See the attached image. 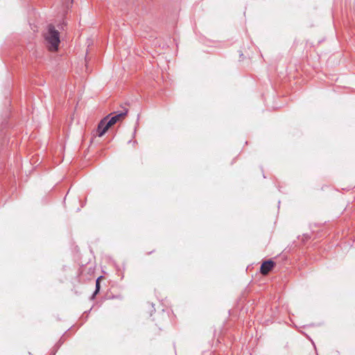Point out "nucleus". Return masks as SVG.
<instances>
[{
	"label": "nucleus",
	"mask_w": 355,
	"mask_h": 355,
	"mask_svg": "<svg viewBox=\"0 0 355 355\" xmlns=\"http://www.w3.org/2000/svg\"><path fill=\"white\" fill-rule=\"evenodd\" d=\"M43 36L48 50L53 52L57 51L60 43V33L55 30L54 26L52 24L48 25Z\"/></svg>",
	"instance_id": "f257e3e1"
},
{
	"label": "nucleus",
	"mask_w": 355,
	"mask_h": 355,
	"mask_svg": "<svg viewBox=\"0 0 355 355\" xmlns=\"http://www.w3.org/2000/svg\"><path fill=\"white\" fill-rule=\"evenodd\" d=\"M128 112V109L125 107H122V110L114 112V116H112L110 119L107 120V125L105 129H109L112 125L116 123L118 121H121L125 119V116Z\"/></svg>",
	"instance_id": "f03ea898"
},
{
	"label": "nucleus",
	"mask_w": 355,
	"mask_h": 355,
	"mask_svg": "<svg viewBox=\"0 0 355 355\" xmlns=\"http://www.w3.org/2000/svg\"><path fill=\"white\" fill-rule=\"evenodd\" d=\"M275 265V263L272 260H267L263 261L260 268V272L263 275L268 274V272L273 268Z\"/></svg>",
	"instance_id": "7ed1b4c3"
},
{
	"label": "nucleus",
	"mask_w": 355,
	"mask_h": 355,
	"mask_svg": "<svg viewBox=\"0 0 355 355\" xmlns=\"http://www.w3.org/2000/svg\"><path fill=\"white\" fill-rule=\"evenodd\" d=\"M110 116V114H109L107 116H105V118H103L98 123V128H97V132H96V135L98 137H102L106 132V131L108 130V129H105V126L107 123V120L108 119Z\"/></svg>",
	"instance_id": "20e7f679"
},
{
	"label": "nucleus",
	"mask_w": 355,
	"mask_h": 355,
	"mask_svg": "<svg viewBox=\"0 0 355 355\" xmlns=\"http://www.w3.org/2000/svg\"><path fill=\"white\" fill-rule=\"evenodd\" d=\"M103 278L102 276L99 277L97 278V279L96 280V290L94 293V295H96L98 292H99V290H100V280Z\"/></svg>",
	"instance_id": "39448f33"
}]
</instances>
